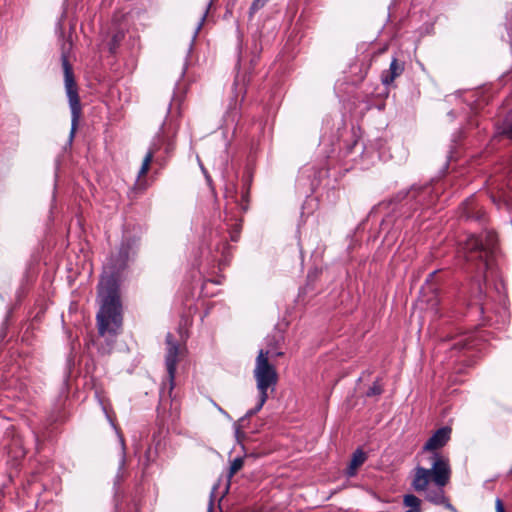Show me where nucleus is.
<instances>
[{"instance_id": "obj_1", "label": "nucleus", "mask_w": 512, "mask_h": 512, "mask_svg": "<svg viewBox=\"0 0 512 512\" xmlns=\"http://www.w3.org/2000/svg\"><path fill=\"white\" fill-rule=\"evenodd\" d=\"M139 248V238L124 235L115 254H112L104 268V274L99 282L98 298L100 309L96 315L98 333L105 338V345L99 347V352L109 354L120 334L123 324L122 304L119 294V280L131 261L136 257Z\"/></svg>"}, {"instance_id": "obj_2", "label": "nucleus", "mask_w": 512, "mask_h": 512, "mask_svg": "<svg viewBox=\"0 0 512 512\" xmlns=\"http://www.w3.org/2000/svg\"><path fill=\"white\" fill-rule=\"evenodd\" d=\"M458 257L467 263V270L475 273L479 293H482V282L497 276V236L492 230H485L478 235L467 236L460 243Z\"/></svg>"}, {"instance_id": "obj_3", "label": "nucleus", "mask_w": 512, "mask_h": 512, "mask_svg": "<svg viewBox=\"0 0 512 512\" xmlns=\"http://www.w3.org/2000/svg\"><path fill=\"white\" fill-rule=\"evenodd\" d=\"M242 227L241 219L229 216L225 211L214 214L205 227V240L201 247V258L208 266L218 265L220 269L227 266L231 258V246L227 242V235L233 242L238 241Z\"/></svg>"}, {"instance_id": "obj_4", "label": "nucleus", "mask_w": 512, "mask_h": 512, "mask_svg": "<svg viewBox=\"0 0 512 512\" xmlns=\"http://www.w3.org/2000/svg\"><path fill=\"white\" fill-rule=\"evenodd\" d=\"M431 467L416 466L413 470L411 487L418 493H424L425 499L435 505L445 502L443 487L449 482L451 468L449 459L441 453L429 457Z\"/></svg>"}, {"instance_id": "obj_5", "label": "nucleus", "mask_w": 512, "mask_h": 512, "mask_svg": "<svg viewBox=\"0 0 512 512\" xmlns=\"http://www.w3.org/2000/svg\"><path fill=\"white\" fill-rule=\"evenodd\" d=\"M441 188L442 185L439 181L422 185L414 184L408 189L400 190L394 196V202H403L405 206L414 212L428 209L436 203L438 191Z\"/></svg>"}, {"instance_id": "obj_6", "label": "nucleus", "mask_w": 512, "mask_h": 512, "mask_svg": "<svg viewBox=\"0 0 512 512\" xmlns=\"http://www.w3.org/2000/svg\"><path fill=\"white\" fill-rule=\"evenodd\" d=\"M474 93L473 92H458L454 95H450L447 97V101L452 102H459L461 105V108L458 109H452L448 112L447 116L454 120L457 117H461L463 120L466 121V126L461 128L458 137H461L464 135L468 130L475 128H478L480 126V123L478 120H475L474 117L477 114V104L474 101Z\"/></svg>"}, {"instance_id": "obj_7", "label": "nucleus", "mask_w": 512, "mask_h": 512, "mask_svg": "<svg viewBox=\"0 0 512 512\" xmlns=\"http://www.w3.org/2000/svg\"><path fill=\"white\" fill-rule=\"evenodd\" d=\"M270 351L261 349L255 361L253 376L256 380V387L259 394L268 395V390L273 391L278 381L275 367L269 363Z\"/></svg>"}, {"instance_id": "obj_8", "label": "nucleus", "mask_w": 512, "mask_h": 512, "mask_svg": "<svg viewBox=\"0 0 512 512\" xmlns=\"http://www.w3.org/2000/svg\"><path fill=\"white\" fill-rule=\"evenodd\" d=\"M61 60L64 71L65 91L68 97L69 107L71 110L70 140H72L81 116V104L78 96L77 85L75 83L72 67L65 55H62Z\"/></svg>"}, {"instance_id": "obj_9", "label": "nucleus", "mask_w": 512, "mask_h": 512, "mask_svg": "<svg viewBox=\"0 0 512 512\" xmlns=\"http://www.w3.org/2000/svg\"><path fill=\"white\" fill-rule=\"evenodd\" d=\"M385 141L382 138L369 140L367 144L360 141L357 131L352 128L351 130V141L345 145L346 153L352 154L359 151L363 158L369 159L374 162L375 159H383L384 155L382 149L384 148Z\"/></svg>"}, {"instance_id": "obj_10", "label": "nucleus", "mask_w": 512, "mask_h": 512, "mask_svg": "<svg viewBox=\"0 0 512 512\" xmlns=\"http://www.w3.org/2000/svg\"><path fill=\"white\" fill-rule=\"evenodd\" d=\"M435 274L436 271L431 272L426 280V287L423 288L425 291L424 297L427 309H429L436 317H442L449 313L452 300L450 296H440L438 289L430 284V281L433 279Z\"/></svg>"}, {"instance_id": "obj_11", "label": "nucleus", "mask_w": 512, "mask_h": 512, "mask_svg": "<svg viewBox=\"0 0 512 512\" xmlns=\"http://www.w3.org/2000/svg\"><path fill=\"white\" fill-rule=\"evenodd\" d=\"M499 172L500 170L497 171L494 175L490 176L487 180V183L493 190L490 198L498 208H500L502 205L509 208L511 205L510 198L505 191V187L510 188L511 186L510 179L507 180V178L508 176L512 177V167L505 168L501 173Z\"/></svg>"}, {"instance_id": "obj_12", "label": "nucleus", "mask_w": 512, "mask_h": 512, "mask_svg": "<svg viewBox=\"0 0 512 512\" xmlns=\"http://www.w3.org/2000/svg\"><path fill=\"white\" fill-rule=\"evenodd\" d=\"M165 342L167 346L165 355V365L169 380V393H171V391L174 388V379L178 364L179 344L171 333H167L165 337Z\"/></svg>"}, {"instance_id": "obj_13", "label": "nucleus", "mask_w": 512, "mask_h": 512, "mask_svg": "<svg viewBox=\"0 0 512 512\" xmlns=\"http://www.w3.org/2000/svg\"><path fill=\"white\" fill-rule=\"evenodd\" d=\"M104 411H106V410L104 409ZM105 413H107V412H105ZM106 416H107V419L110 422L112 428L114 429V431L116 433V436H117L118 442H119V448H120L118 469H117L116 475L114 477V488L116 490H118V488L120 487L121 482L126 478V475H127V470H126V458H127L126 444H125L124 436L122 435V433L119 430V428L115 425V423L113 422V420L110 418V416L108 414H106Z\"/></svg>"}, {"instance_id": "obj_14", "label": "nucleus", "mask_w": 512, "mask_h": 512, "mask_svg": "<svg viewBox=\"0 0 512 512\" xmlns=\"http://www.w3.org/2000/svg\"><path fill=\"white\" fill-rule=\"evenodd\" d=\"M451 435L450 427H441L426 441L423 446V452L438 453L436 450L442 448L449 441ZM432 455H430L431 457Z\"/></svg>"}, {"instance_id": "obj_15", "label": "nucleus", "mask_w": 512, "mask_h": 512, "mask_svg": "<svg viewBox=\"0 0 512 512\" xmlns=\"http://www.w3.org/2000/svg\"><path fill=\"white\" fill-rule=\"evenodd\" d=\"M461 217L466 220H475L483 222L485 218V212L479 206L477 199L474 195L467 198L462 202L460 207Z\"/></svg>"}, {"instance_id": "obj_16", "label": "nucleus", "mask_w": 512, "mask_h": 512, "mask_svg": "<svg viewBox=\"0 0 512 512\" xmlns=\"http://www.w3.org/2000/svg\"><path fill=\"white\" fill-rule=\"evenodd\" d=\"M404 71V63L400 62L396 57L392 58L389 69L383 71L381 75L382 83L385 86L390 85L393 83L395 78L400 76Z\"/></svg>"}, {"instance_id": "obj_17", "label": "nucleus", "mask_w": 512, "mask_h": 512, "mask_svg": "<svg viewBox=\"0 0 512 512\" xmlns=\"http://www.w3.org/2000/svg\"><path fill=\"white\" fill-rule=\"evenodd\" d=\"M125 37V29L123 27H117L113 24L112 29L108 33L107 46L111 54H115L120 43Z\"/></svg>"}, {"instance_id": "obj_18", "label": "nucleus", "mask_w": 512, "mask_h": 512, "mask_svg": "<svg viewBox=\"0 0 512 512\" xmlns=\"http://www.w3.org/2000/svg\"><path fill=\"white\" fill-rule=\"evenodd\" d=\"M160 142H161V137L160 136H157V138L152 142L151 146L149 147L144 159H143V162H142V165H141V168L138 172V177H141L143 175H145L148 170H149V166H150V163L153 159V156L154 154L158 151L159 149V146H160Z\"/></svg>"}, {"instance_id": "obj_19", "label": "nucleus", "mask_w": 512, "mask_h": 512, "mask_svg": "<svg viewBox=\"0 0 512 512\" xmlns=\"http://www.w3.org/2000/svg\"><path fill=\"white\" fill-rule=\"evenodd\" d=\"M366 454L360 449H356L352 454L350 464L346 470V474L349 477H353L356 474L357 469L365 462Z\"/></svg>"}, {"instance_id": "obj_20", "label": "nucleus", "mask_w": 512, "mask_h": 512, "mask_svg": "<svg viewBox=\"0 0 512 512\" xmlns=\"http://www.w3.org/2000/svg\"><path fill=\"white\" fill-rule=\"evenodd\" d=\"M403 504L409 507L405 512H421V500L414 494L405 495Z\"/></svg>"}, {"instance_id": "obj_21", "label": "nucleus", "mask_w": 512, "mask_h": 512, "mask_svg": "<svg viewBox=\"0 0 512 512\" xmlns=\"http://www.w3.org/2000/svg\"><path fill=\"white\" fill-rule=\"evenodd\" d=\"M497 134L512 139V110L508 113L502 125L497 127Z\"/></svg>"}, {"instance_id": "obj_22", "label": "nucleus", "mask_w": 512, "mask_h": 512, "mask_svg": "<svg viewBox=\"0 0 512 512\" xmlns=\"http://www.w3.org/2000/svg\"><path fill=\"white\" fill-rule=\"evenodd\" d=\"M156 458H157V449L149 446L146 449L145 454H144V458H143V462H142L143 468L147 469L152 463L155 462Z\"/></svg>"}, {"instance_id": "obj_23", "label": "nucleus", "mask_w": 512, "mask_h": 512, "mask_svg": "<svg viewBox=\"0 0 512 512\" xmlns=\"http://www.w3.org/2000/svg\"><path fill=\"white\" fill-rule=\"evenodd\" d=\"M267 399H268V395L259 394L257 405L253 409H250L246 412L245 418L252 417L256 413H258L262 409V407L265 404V402L267 401Z\"/></svg>"}, {"instance_id": "obj_24", "label": "nucleus", "mask_w": 512, "mask_h": 512, "mask_svg": "<svg viewBox=\"0 0 512 512\" xmlns=\"http://www.w3.org/2000/svg\"><path fill=\"white\" fill-rule=\"evenodd\" d=\"M267 399H268V395L259 394L257 405L253 409H250L246 412L245 418L252 417L256 413H258L262 409V407L265 404V402L267 401Z\"/></svg>"}, {"instance_id": "obj_25", "label": "nucleus", "mask_w": 512, "mask_h": 512, "mask_svg": "<svg viewBox=\"0 0 512 512\" xmlns=\"http://www.w3.org/2000/svg\"><path fill=\"white\" fill-rule=\"evenodd\" d=\"M212 3H213V0H209L204 13L202 14V16L200 18V21L198 22V24H197V26L195 28V31H194V34H193V38H192L193 41L196 39L199 31L201 30V28H202V26H203V24L205 22V19L207 17L208 11H209L210 7L212 6Z\"/></svg>"}, {"instance_id": "obj_26", "label": "nucleus", "mask_w": 512, "mask_h": 512, "mask_svg": "<svg viewBox=\"0 0 512 512\" xmlns=\"http://www.w3.org/2000/svg\"><path fill=\"white\" fill-rule=\"evenodd\" d=\"M244 464V460L241 457H236L231 461L230 468H229V477H232L234 474H236Z\"/></svg>"}, {"instance_id": "obj_27", "label": "nucleus", "mask_w": 512, "mask_h": 512, "mask_svg": "<svg viewBox=\"0 0 512 512\" xmlns=\"http://www.w3.org/2000/svg\"><path fill=\"white\" fill-rule=\"evenodd\" d=\"M4 386L6 389L19 388V394H15V395H13V397L21 398L24 396L23 392L26 389V385L24 383L21 382V383L17 384L16 380L15 381L10 380L6 384H4Z\"/></svg>"}, {"instance_id": "obj_28", "label": "nucleus", "mask_w": 512, "mask_h": 512, "mask_svg": "<svg viewBox=\"0 0 512 512\" xmlns=\"http://www.w3.org/2000/svg\"><path fill=\"white\" fill-rule=\"evenodd\" d=\"M383 388L382 385L379 383V381H375L371 387L366 392V396L372 397V396H378L382 394Z\"/></svg>"}, {"instance_id": "obj_29", "label": "nucleus", "mask_w": 512, "mask_h": 512, "mask_svg": "<svg viewBox=\"0 0 512 512\" xmlns=\"http://www.w3.org/2000/svg\"><path fill=\"white\" fill-rule=\"evenodd\" d=\"M269 0H253L250 6V15H253L258 10L263 8Z\"/></svg>"}, {"instance_id": "obj_30", "label": "nucleus", "mask_w": 512, "mask_h": 512, "mask_svg": "<svg viewBox=\"0 0 512 512\" xmlns=\"http://www.w3.org/2000/svg\"><path fill=\"white\" fill-rule=\"evenodd\" d=\"M468 347V343L466 342V339H458L452 344L453 349L462 350Z\"/></svg>"}, {"instance_id": "obj_31", "label": "nucleus", "mask_w": 512, "mask_h": 512, "mask_svg": "<svg viewBox=\"0 0 512 512\" xmlns=\"http://www.w3.org/2000/svg\"><path fill=\"white\" fill-rule=\"evenodd\" d=\"M445 502H441L440 505H443L446 509L450 510L451 512H458V510L450 503V501L445 497Z\"/></svg>"}, {"instance_id": "obj_32", "label": "nucleus", "mask_w": 512, "mask_h": 512, "mask_svg": "<svg viewBox=\"0 0 512 512\" xmlns=\"http://www.w3.org/2000/svg\"><path fill=\"white\" fill-rule=\"evenodd\" d=\"M495 509H496V512H505L503 502L500 498H496Z\"/></svg>"}, {"instance_id": "obj_33", "label": "nucleus", "mask_w": 512, "mask_h": 512, "mask_svg": "<svg viewBox=\"0 0 512 512\" xmlns=\"http://www.w3.org/2000/svg\"><path fill=\"white\" fill-rule=\"evenodd\" d=\"M213 405L222 415H224L228 419H231L230 415L225 410H223L217 403L213 402Z\"/></svg>"}, {"instance_id": "obj_34", "label": "nucleus", "mask_w": 512, "mask_h": 512, "mask_svg": "<svg viewBox=\"0 0 512 512\" xmlns=\"http://www.w3.org/2000/svg\"><path fill=\"white\" fill-rule=\"evenodd\" d=\"M217 489V487L215 486L210 494V503H209V507H208V512H212V509H213V497H214V491Z\"/></svg>"}, {"instance_id": "obj_35", "label": "nucleus", "mask_w": 512, "mask_h": 512, "mask_svg": "<svg viewBox=\"0 0 512 512\" xmlns=\"http://www.w3.org/2000/svg\"><path fill=\"white\" fill-rule=\"evenodd\" d=\"M242 198H243V202H245V203H242V204L240 205V208H241V210H242L243 212H245V211L248 209V207H247V195H243V197H242Z\"/></svg>"}, {"instance_id": "obj_36", "label": "nucleus", "mask_w": 512, "mask_h": 512, "mask_svg": "<svg viewBox=\"0 0 512 512\" xmlns=\"http://www.w3.org/2000/svg\"><path fill=\"white\" fill-rule=\"evenodd\" d=\"M239 85V77L237 76L234 81V87L237 89V86Z\"/></svg>"}, {"instance_id": "obj_37", "label": "nucleus", "mask_w": 512, "mask_h": 512, "mask_svg": "<svg viewBox=\"0 0 512 512\" xmlns=\"http://www.w3.org/2000/svg\"><path fill=\"white\" fill-rule=\"evenodd\" d=\"M272 355H275V356H282V355H283V353L279 351V352H275V353H273Z\"/></svg>"}, {"instance_id": "obj_38", "label": "nucleus", "mask_w": 512, "mask_h": 512, "mask_svg": "<svg viewBox=\"0 0 512 512\" xmlns=\"http://www.w3.org/2000/svg\"><path fill=\"white\" fill-rule=\"evenodd\" d=\"M205 176H206L207 181L210 183L211 182L210 177L207 174Z\"/></svg>"}, {"instance_id": "obj_39", "label": "nucleus", "mask_w": 512, "mask_h": 512, "mask_svg": "<svg viewBox=\"0 0 512 512\" xmlns=\"http://www.w3.org/2000/svg\"><path fill=\"white\" fill-rule=\"evenodd\" d=\"M214 283H216V284H220V283H221V281H220V280H216V281H214Z\"/></svg>"}, {"instance_id": "obj_40", "label": "nucleus", "mask_w": 512, "mask_h": 512, "mask_svg": "<svg viewBox=\"0 0 512 512\" xmlns=\"http://www.w3.org/2000/svg\"><path fill=\"white\" fill-rule=\"evenodd\" d=\"M452 142H456V138H455V135H453V139H452Z\"/></svg>"}]
</instances>
